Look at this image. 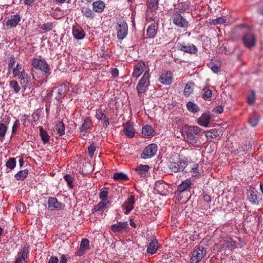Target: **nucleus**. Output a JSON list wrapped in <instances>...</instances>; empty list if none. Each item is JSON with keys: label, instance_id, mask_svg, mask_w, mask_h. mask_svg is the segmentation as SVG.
Masks as SVG:
<instances>
[{"label": "nucleus", "instance_id": "nucleus-1", "mask_svg": "<svg viewBox=\"0 0 263 263\" xmlns=\"http://www.w3.org/2000/svg\"><path fill=\"white\" fill-rule=\"evenodd\" d=\"M183 129H186L185 132L186 142L192 145H194L197 143L199 135L203 133V129L197 126L185 125Z\"/></svg>", "mask_w": 263, "mask_h": 263}, {"label": "nucleus", "instance_id": "nucleus-2", "mask_svg": "<svg viewBox=\"0 0 263 263\" xmlns=\"http://www.w3.org/2000/svg\"><path fill=\"white\" fill-rule=\"evenodd\" d=\"M31 65L32 66V72L33 69L40 70L45 73L46 78L51 73L50 66L44 59L33 58L31 61Z\"/></svg>", "mask_w": 263, "mask_h": 263}, {"label": "nucleus", "instance_id": "nucleus-3", "mask_svg": "<svg viewBox=\"0 0 263 263\" xmlns=\"http://www.w3.org/2000/svg\"><path fill=\"white\" fill-rule=\"evenodd\" d=\"M68 86L66 83H62L57 87L52 88V91L54 92L55 99L58 102H61L67 94L68 90Z\"/></svg>", "mask_w": 263, "mask_h": 263}, {"label": "nucleus", "instance_id": "nucleus-4", "mask_svg": "<svg viewBox=\"0 0 263 263\" xmlns=\"http://www.w3.org/2000/svg\"><path fill=\"white\" fill-rule=\"evenodd\" d=\"M172 20L173 24L178 27L186 29L190 26L189 22L181 15V13L177 12H173Z\"/></svg>", "mask_w": 263, "mask_h": 263}, {"label": "nucleus", "instance_id": "nucleus-5", "mask_svg": "<svg viewBox=\"0 0 263 263\" xmlns=\"http://www.w3.org/2000/svg\"><path fill=\"white\" fill-rule=\"evenodd\" d=\"M149 72L145 71L136 87V90L138 95L142 94L146 92L149 85Z\"/></svg>", "mask_w": 263, "mask_h": 263}, {"label": "nucleus", "instance_id": "nucleus-6", "mask_svg": "<svg viewBox=\"0 0 263 263\" xmlns=\"http://www.w3.org/2000/svg\"><path fill=\"white\" fill-rule=\"evenodd\" d=\"M206 253V249L204 247L201 246H197L192 252L190 263L199 262L205 255Z\"/></svg>", "mask_w": 263, "mask_h": 263}, {"label": "nucleus", "instance_id": "nucleus-7", "mask_svg": "<svg viewBox=\"0 0 263 263\" xmlns=\"http://www.w3.org/2000/svg\"><path fill=\"white\" fill-rule=\"evenodd\" d=\"M247 195L249 201L252 204L257 205L262 201L261 194L254 188L248 190Z\"/></svg>", "mask_w": 263, "mask_h": 263}, {"label": "nucleus", "instance_id": "nucleus-8", "mask_svg": "<svg viewBox=\"0 0 263 263\" xmlns=\"http://www.w3.org/2000/svg\"><path fill=\"white\" fill-rule=\"evenodd\" d=\"M116 29L117 30V37L119 40H123L128 33L127 24L123 20L117 23Z\"/></svg>", "mask_w": 263, "mask_h": 263}, {"label": "nucleus", "instance_id": "nucleus-9", "mask_svg": "<svg viewBox=\"0 0 263 263\" xmlns=\"http://www.w3.org/2000/svg\"><path fill=\"white\" fill-rule=\"evenodd\" d=\"M158 146L155 143H152L145 147L141 155L142 159L150 158L153 157L157 152Z\"/></svg>", "mask_w": 263, "mask_h": 263}, {"label": "nucleus", "instance_id": "nucleus-10", "mask_svg": "<svg viewBox=\"0 0 263 263\" xmlns=\"http://www.w3.org/2000/svg\"><path fill=\"white\" fill-rule=\"evenodd\" d=\"M110 229L114 233H122L123 232H128L129 228L127 221H118L111 226Z\"/></svg>", "mask_w": 263, "mask_h": 263}, {"label": "nucleus", "instance_id": "nucleus-11", "mask_svg": "<svg viewBox=\"0 0 263 263\" xmlns=\"http://www.w3.org/2000/svg\"><path fill=\"white\" fill-rule=\"evenodd\" d=\"M177 46L178 49L188 53L195 54L198 51L197 48L193 44L186 45L184 43L178 42Z\"/></svg>", "mask_w": 263, "mask_h": 263}, {"label": "nucleus", "instance_id": "nucleus-12", "mask_svg": "<svg viewBox=\"0 0 263 263\" xmlns=\"http://www.w3.org/2000/svg\"><path fill=\"white\" fill-rule=\"evenodd\" d=\"M242 41L245 47L251 48L254 47L256 43L254 34L250 31L246 33L242 37Z\"/></svg>", "mask_w": 263, "mask_h": 263}, {"label": "nucleus", "instance_id": "nucleus-13", "mask_svg": "<svg viewBox=\"0 0 263 263\" xmlns=\"http://www.w3.org/2000/svg\"><path fill=\"white\" fill-rule=\"evenodd\" d=\"M149 168V166L147 164H140L135 167L134 171L140 178L143 180L147 177Z\"/></svg>", "mask_w": 263, "mask_h": 263}, {"label": "nucleus", "instance_id": "nucleus-14", "mask_svg": "<svg viewBox=\"0 0 263 263\" xmlns=\"http://www.w3.org/2000/svg\"><path fill=\"white\" fill-rule=\"evenodd\" d=\"M135 203V195H130L128 197L127 199L125 201L124 203L122 205L123 209L125 210L124 213L128 214L130 212L134 209V205Z\"/></svg>", "mask_w": 263, "mask_h": 263}, {"label": "nucleus", "instance_id": "nucleus-15", "mask_svg": "<svg viewBox=\"0 0 263 263\" xmlns=\"http://www.w3.org/2000/svg\"><path fill=\"white\" fill-rule=\"evenodd\" d=\"M47 203L48 208L51 210H60L63 209L64 206L55 197H49Z\"/></svg>", "mask_w": 263, "mask_h": 263}, {"label": "nucleus", "instance_id": "nucleus-16", "mask_svg": "<svg viewBox=\"0 0 263 263\" xmlns=\"http://www.w3.org/2000/svg\"><path fill=\"white\" fill-rule=\"evenodd\" d=\"M90 249L89 241L87 238H83L81 242L80 248L76 252L75 255L82 256L85 254L86 251Z\"/></svg>", "mask_w": 263, "mask_h": 263}, {"label": "nucleus", "instance_id": "nucleus-17", "mask_svg": "<svg viewBox=\"0 0 263 263\" xmlns=\"http://www.w3.org/2000/svg\"><path fill=\"white\" fill-rule=\"evenodd\" d=\"M95 117L97 119L103 121L102 126L103 127L106 128L109 125V118L104 113V110H102L101 108L97 109Z\"/></svg>", "mask_w": 263, "mask_h": 263}, {"label": "nucleus", "instance_id": "nucleus-18", "mask_svg": "<svg viewBox=\"0 0 263 263\" xmlns=\"http://www.w3.org/2000/svg\"><path fill=\"white\" fill-rule=\"evenodd\" d=\"M123 132L125 135L129 138H133L135 135V130L134 128L133 123L128 121L125 124H123Z\"/></svg>", "mask_w": 263, "mask_h": 263}, {"label": "nucleus", "instance_id": "nucleus-19", "mask_svg": "<svg viewBox=\"0 0 263 263\" xmlns=\"http://www.w3.org/2000/svg\"><path fill=\"white\" fill-rule=\"evenodd\" d=\"M145 67V64L143 62H137L135 64L134 67V71L132 74V76L135 78L136 79H138L140 76L143 73L144 68Z\"/></svg>", "mask_w": 263, "mask_h": 263}, {"label": "nucleus", "instance_id": "nucleus-20", "mask_svg": "<svg viewBox=\"0 0 263 263\" xmlns=\"http://www.w3.org/2000/svg\"><path fill=\"white\" fill-rule=\"evenodd\" d=\"M158 249L159 242L156 237H154L147 246V253L153 255L157 252Z\"/></svg>", "mask_w": 263, "mask_h": 263}, {"label": "nucleus", "instance_id": "nucleus-21", "mask_svg": "<svg viewBox=\"0 0 263 263\" xmlns=\"http://www.w3.org/2000/svg\"><path fill=\"white\" fill-rule=\"evenodd\" d=\"M191 3L189 1L179 3L177 7L174 8V12H177L180 13H183L190 9Z\"/></svg>", "mask_w": 263, "mask_h": 263}, {"label": "nucleus", "instance_id": "nucleus-22", "mask_svg": "<svg viewBox=\"0 0 263 263\" xmlns=\"http://www.w3.org/2000/svg\"><path fill=\"white\" fill-rule=\"evenodd\" d=\"M92 123L91 119L89 117L86 118L81 126L80 127V131L81 133H84V136L86 135L92 128Z\"/></svg>", "mask_w": 263, "mask_h": 263}, {"label": "nucleus", "instance_id": "nucleus-23", "mask_svg": "<svg viewBox=\"0 0 263 263\" xmlns=\"http://www.w3.org/2000/svg\"><path fill=\"white\" fill-rule=\"evenodd\" d=\"M28 247L24 246L20 252V255L16 258L14 263H25L26 259L28 258Z\"/></svg>", "mask_w": 263, "mask_h": 263}, {"label": "nucleus", "instance_id": "nucleus-24", "mask_svg": "<svg viewBox=\"0 0 263 263\" xmlns=\"http://www.w3.org/2000/svg\"><path fill=\"white\" fill-rule=\"evenodd\" d=\"M172 73L168 71L161 74L159 78V81L163 84L170 85L172 82Z\"/></svg>", "mask_w": 263, "mask_h": 263}, {"label": "nucleus", "instance_id": "nucleus-25", "mask_svg": "<svg viewBox=\"0 0 263 263\" xmlns=\"http://www.w3.org/2000/svg\"><path fill=\"white\" fill-rule=\"evenodd\" d=\"M110 204V201L105 202L101 201L99 203L93 206V208L92 210V213H94L96 212L102 214L103 211L105 209L107 208Z\"/></svg>", "mask_w": 263, "mask_h": 263}, {"label": "nucleus", "instance_id": "nucleus-26", "mask_svg": "<svg viewBox=\"0 0 263 263\" xmlns=\"http://www.w3.org/2000/svg\"><path fill=\"white\" fill-rule=\"evenodd\" d=\"M13 75L14 77H18V79L21 80V83H28V81L27 80L28 79V74L26 73L25 69H22L21 70H12Z\"/></svg>", "mask_w": 263, "mask_h": 263}, {"label": "nucleus", "instance_id": "nucleus-27", "mask_svg": "<svg viewBox=\"0 0 263 263\" xmlns=\"http://www.w3.org/2000/svg\"><path fill=\"white\" fill-rule=\"evenodd\" d=\"M11 118L8 117L5 121L3 119L0 123V139L5 137L7 131V125L10 122Z\"/></svg>", "mask_w": 263, "mask_h": 263}, {"label": "nucleus", "instance_id": "nucleus-28", "mask_svg": "<svg viewBox=\"0 0 263 263\" xmlns=\"http://www.w3.org/2000/svg\"><path fill=\"white\" fill-rule=\"evenodd\" d=\"M21 20V17L19 14H16L11 15L10 18L6 22V25L10 28H14L17 26Z\"/></svg>", "mask_w": 263, "mask_h": 263}, {"label": "nucleus", "instance_id": "nucleus-29", "mask_svg": "<svg viewBox=\"0 0 263 263\" xmlns=\"http://www.w3.org/2000/svg\"><path fill=\"white\" fill-rule=\"evenodd\" d=\"M72 34L74 38L77 40H82L85 37V32L80 26H73Z\"/></svg>", "mask_w": 263, "mask_h": 263}, {"label": "nucleus", "instance_id": "nucleus-30", "mask_svg": "<svg viewBox=\"0 0 263 263\" xmlns=\"http://www.w3.org/2000/svg\"><path fill=\"white\" fill-rule=\"evenodd\" d=\"M211 120V117L208 114H203L200 117L197 119V123L199 125L208 127Z\"/></svg>", "mask_w": 263, "mask_h": 263}, {"label": "nucleus", "instance_id": "nucleus-31", "mask_svg": "<svg viewBox=\"0 0 263 263\" xmlns=\"http://www.w3.org/2000/svg\"><path fill=\"white\" fill-rule=\"evenodd\" d=\"M105 7V3L102 1H97L92 3L93 10L97 13L102 12Z\"/></svg>", "mask_w": 263, "mask_h": 263}, {"label": "nucleus", "instance_id": "nucleus-32", "mask_svg": "<svg viewBox=\"0 0 263 263\" xmlns=\"http://www.w3.org/2000/svg\"><path fill=\"white\" fill-rule=\"evenodd\" d=\"M221 135V130L219 129H212L205 132V135L208 138L214 139L220 137Z\"/></svg>", "mask_w": 263, "mask_h": 263}, {"label": "nucleus", "instance_id": "nucleus-33", "mask_svg": "<svg viewBox=\"0 0 263 263\" xmlns=\"http://www.w3.org/2000/svg\"><path fill=\"white\" fill-rule=\"evenodd\" d=\"M157 32V27L155 24L153 23L148 26L146 30V35L149 38H154Z\"/></svg>", "mask_w": 263, "mask_h": 263}, {"label": "nucleus", "instance_id": "nucleus-34", "mask_svg": "<svg viewBox=\"0 0 263 263\" xmlns=\"http://www.w3.org/2000/svg\"><path fill=\"white\" fill-rule=\"evenodd\" d=\"M191 180L190 179H186L178 186L177 191L183 192L186 191L191 188Z\"/></svg>", "mask_w": 263, "mask_h": 263}, {"label": "nucleus", "instance_id": "nucleus-35", "mask_svg": "<svg viewBox=\"0 0 263 263\" xmlns=\"http://www.w3.org/2000/svg\"><path fill=\"white\" fill-rule=\"evenodd\" d=\"M259 116L256 112H253L250 115L248 122L253 127L257 125L259 120Z\"/></svg>", "mask_w": 263, "mask_h": 263}, {"label": "nucleus", "instance_id": "nucleus-36", "mask_svg": "<svg viewBox=\"0 0 263 263\" xmlns=\"http://www.w3.org/2000/svg\"><path fill=\"white\" fill-rule=\"evenodd\" d=\"M54 128L57 132L59 136H62L65 133V127L64 123L62 121L58 122L54 126Z\"/></svg>", "mask_w": 263, "mask_h": 263}, {"label": "nucleus", "instance_id": "nucleus-37", "mask_svg": "<svg viewBox=\"0 0 263 263\" xmlns=\"http://www.w3.org/2000/svg\"><path fill=\"white\" fill-rule=\"evenodd\" d=\"M113 178L115 180L123 182L129 180L128 177L123 173H115L114 174Z\"/></svg>", "mask_w": 263, "mask_h": 263}, {"label": "nucleus", "instance_id": "nucleus-38", "mask_svg": "<svg viewBox=\"0 0 263 263\" xmlns=\"http://www.w3.org/2000/svg\"><path fill=\"white\" fill-rule=\"evenodd\" d=\"M108 188L103 187L100 190L99 198L103 201H109L108 200Z\"/></svg>", "mask_w": 263, "mask_h": 263}, {"label": "nucleus", "instance_id": "nucleus-39", "mask_svg": "<svg viewBox=\"0 0 263 263\" xmlns=\"http://www.w3.org/2000/svg\"><path fill=\"white\" fill-rule=\"evenodd\" d=\"M159 0H149L147 5L148 9L151 12H155L158 8Z\"/></svg>", "mask_w": 263, "mask_h": 263}, {"label": "nucleus", "instance_id": "nucleus-40", "mask_svg": "<svg viewBox=\"0 0 263 263\" xmlns=\"http://www.w3.org/2000/svg\"><path fill=\"white\" fill-rule=\"evenodd\" d=\"M194 84L193 82L189 81L186 84L183 94L185 97H189L193 91V88Z\"/></svg>", "mask_w": 263, "mask_h": 263}, {"label": "nucleus", "instance_id": "nucleus-41", "mask_svg": "<svg viewBox=\"0 0 263 263\" xmlns=\"http://www.w3.org/2000/svg\"><path fill=\"white\" fill-rule=\"evenodd\" d=\"M81 12L83 15L87 18L92 19L94 17V13L93 12L92 10L89 8L82 7L81 8Z\"/></svg>", "mask_w": 263, "mask_h": 263}, {"label": "nucleus", "instance_id": "nucleus-42", "mask_svg": "<svg viewBox=\"0 0 263 263\" xmlns=\"http://www.w3.org/2000/svg\"><path fill=\"white\" fill-rule=\"evenodd\" d=\"M154 133V130L151 125H146L142 127V133L145 136L148 137L152 136Z\"/></svg>", "mask_w": 263, "mask_h": 263}, {"label": "nucleus", "instance_id": "nucleus-43", "mask_svg": "<svg viewBox=\"0 0 263 263\" xmlns=\"http://www.w3.org/2000/svg\"><path fill=\"white\" fill-rule=\"evenodd\" d=\"M38 27L43 30L47 32L51 31L55 27V24L52 22H48L45 24L39 25Z\"/></svg>", "mask_w": 263, "mask_h": 263}, {"label": "nucleus", "instance_id": "nucleus-44", "mask_svg": "<svg viewBox=\"0 0 263 263\" xmlns=\"http://www.w3.org/2000/svg\"><path fill=\"white\" fill-rule=\"evenodd\" d=\"M40 135L44 144L47 143L49 142V136L47 132L44 130L42 126L40 128Z\"/></svg>", "mask_w": 263, "mask_h": 263}, {"label": "nucleus", "instance_id": "nucleus-45", "mask_svg": "<svg viewBox=\"0 0 263 263\" xmlns=\"http://www.w3.org/2000/svg\"><path fill=\"white\" fill-rule=\"evenodd\" d=\"M28 171L27 169L19 171L15 175V178L17 180H24L28 176Z\"/></svg>", "mask_w": 263, "mask_h": 263}, {"label": "nucleus", "instance_id": "nucleus-46", "mask_svg": "<svg viewBox=\"0 0 263 263\" xmlns=\"http://www.w3.org/2000/svg\"><path fill=\"white\" fill-rule=\"evenodd\" d=\"M187 109L192 112L196 113L199 110V107L194 103L189 101L186 104Z\"/></svg>", "mask_w": 263, "mask_h": 263}, {"label": "nucleus", "instance_id": "nucleus-47", "mask_svg": "<svg viewBox=\"0 0 263 263\" xmlns=\"http://www.w3.org/2000/svg\"><path fill=\"white\" fill-rule=\"evenodd\" d=\"M64 180L67 182V185L70 189L73 188L74 178L69 174H66L64 176Z\"/></svg>", "mask_w": 263, "mask_h": 263}, {"label": "nucleus", "instance_id": "nucleus-48", "mask_svg": "<svg viewBox=\"0 0 263 263\" xmlns=\"http://www.w3.org/2000/svg\"><path fill=\"white\" fill-rule=\"evenodd\" d=\"M177 163L178 164V166H179L180 171H183L187 165V159L186 158L180 159L179 161L177 162Z\"/></svg>", "mask_w": 263, "mask_h": 263}, {"label": "nucleus", "instance_id": "nucleus-49", "mask_svg": "<svg viewBox=\"0 0 263 263\" xmlns=\"http://www.w3.org/2000/svg\"><path fill=\"white\" fill-rule=\"evenodd\" d=\"M16 163V162L15 159L14 158L11 157L6 162V165L8 168L12 170L15 167Z\"/></svg>", "mask_w": 263, "mask_h": 263}, {"label": "nucleus", "instance_id": "nucleus-50", "mask_svg": "<svg viewBox=\"0 0 263 263\" xmlns=\"http://www.w3.org/2000/svg\"><path fill=\"white\" fill-rule=\"evenodd\" d=\"M10 87L13 89L15 93H18L21 90V87L19 86L17 82L15 80L10 81Z\"/></svg>", "mask_w": 263, "mask_h": 263}, {"label": "nucleus", "instance_id": "nucleus-51", "mask_svg": "<svg viewBox=\"0 0 263 263\" xmlns=\"http://www.w3.org/2000/svg\"><path fill=\"white\" fill-rule=\"evenodd\" d=\"M248 103L249 104H253L255 100V93L253 90L251 91V93L248 95L247 97Z\"/></svg>", "mask_w": 263, "mask_h": 263}, {"label": "nucleus", "instance_id": "nucleus-52", "mask_svg": "<svg viewBox=\"0 0 263 263\" xmlns=\"http://www.w3.org/2000/svg\"><path fill=\"white\" fill-rule=\"evenodd\" d=\"M204 93L202 96V98L205 99H209L212 97V91L208 88H205L203 89Z\"/></svg>", "mask_w": 263, "mask_h": 263}, {"label": "nucleus", "instance_id": "nucleus-53", "mask_svg": "<svg viewBox=\"0 0 263 263\" xmlns=\"http://www.w3.org/2000/svg\"><path fill=\"white\" fill-rule=\"evenodd\" d=\"M96 150V146L95 144L93 143L91 144L88 148V154L90 157L92 158Z\"/></svg>", "mask_w": 263, "mask_h": 263}, {"label": "nucleus", "instance_id": "nucleus-54", "mask_svg": "<svg viewBox=\"0 0 263 263\" xmlns=\"http://www.w3.org/2000/svg\"><path fill=\"white\" fill-rule=\"evenodd\" d=\"M227 19L225 17H219L212 20V23L214 25L221 24L226 23Z\"/></svg>", "mask_w": 263, "mask_h": 263}, {"label": "nucleus", "instance_id": "nucleus-55", "mask_svg": "<svg viewBox=\"0 0 263 263\" xmlns=\"http://www.w3.org/2000/svg\"><path fill=\"white\" fill-rule=\"evenodd\" d=\"M20 126V121L18 120H16L14 122L13 125L12 126V135H14L16 133L17 129L19 128Z\"/></svg>", "mask_w": 263, "mask_h": 263}, {"label": "nucleus", "instance_id": "nucleus-56", "mask_svg": "<svg viewBox=\"0 0 263 263\" xmlns=\"http://www.w3.org/2000/svg\"><path fill=\"white\" fill-rule=\"evenodd\" d=\"M227 248L231 249V250H234L236 248V241L231 240L230 241H227Z\"/></svg>", "mask_w": 263, "mask_h": 263}, {"label": "nucleus", "instance_id": "nucleus-57", "mask_svg": "<svg viewBox=\"0 0 263 263\" xmlns=\"http://www.w3.org/2000/svg\"><path fill=\"white\" fill-rule=\"evenodd\" d=\"M170 168L171 170V171L174 173L180 172L179 170V166H178V164H177V162L172 163L170 165Z\"/></svg>", "mask_w": 263, "mask_h": 263}, {"label": "nucleus", "instance_id": "nucleus-58", "mask_svg": "<svg viewBox=\"0 0 263 263\" xmlns=\"http://www.w3.org/2000/svg\"><path fill=\"white\" fill-rule=\"evenodd\" d=\"M16 208L21 213H25L26 211L25 204L21 202L17 203Z\"/></svg>", "mask_w": 263, "mask_h": 263}, {"label": "nucleus", "instance_id": "nucleus-59", "mask_svg": "<svg viewBox=\"0 0 263 263\" xmlns=\"http://www.w3.org/2000/svg\"><path fill=\"white\" fill-rule=\"evenodd\" d=\"M16 63L15 59L14 57H11L10 61L8 63V69L9 70L13 69V68L14 67Z\"/></svg>", "mask_w": 263, "mask_h": 263}, {"label": "nucleus", "instance_id": "nucleus-60", "mask_svg": "<svg viewBox=\"0 0 263 263\" xmlns=\"http://www.w3.org/2000/svg\"><path fill=\"white\" fill-rule=\"evenodd\" d=\"M223 111V108L222 106H218L215 107L213 111L216 114H221Z\"/></svg>", "mask_w": 263, "mask_h": 263}, {"label": "nucleus", "instance_id": "nucleus-61", "mask_svg": "<svg viewBox=\"0 0 263 263\" xmlns=\"http://www.w3.org/2000/svg\"><path fill=\"white\" fill-rule=\"evenodd\" d=\"M193 173L195 174L196 176H198L199 174L198 172V164H195L194 166L192 168V171Z\"/></svg>", "mask_w": 263, "mask_h": 263}, {"label": "nucleus", "instance_id": "nucleus-62", "mask_svg": "<svg viewBox=\"0 0 263 263\" xmlns=\"http://www.w3.org/2000/svg\"><path fill=\"white\" fill-rule=\"evenodd\" d=\"M59 260L57 256H52L50 257L48 263H59Z\"/></svg>", "mask_w": 263, "mask_h": 263}, {"label": "nucleus", "instance_id": "nucleus-63", "mask_svg": "<svg viewBox=\"0 0 263 263\" xmlns=\"http://www.w3.org/2000/svg\"><path fill=\"white\" fill-rule=\"evenodd\" d=\"M68 258L66 255L62 254L60 257V260L59 263H67Z\"/></svg>", "mask_w": 263, "mask_h": 263}, {"label": "nucleus", "instance_id": "nucleus-64", "mask_svg": "<svg viewBox=\"0 0 263 263\" xmlns=\"http://www.w3.org/2000/svg\"><path fill=\"white\" fill-rule=\"evenodd\" d=\"M111 75L114 78L119 76V70L117 68H113L111 70Z\"/></svg>", "mask_w": 263, "mask_h": 263}]
</instances>
